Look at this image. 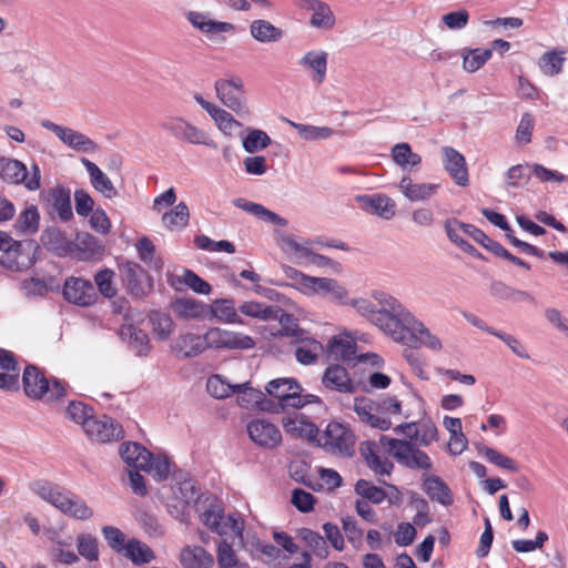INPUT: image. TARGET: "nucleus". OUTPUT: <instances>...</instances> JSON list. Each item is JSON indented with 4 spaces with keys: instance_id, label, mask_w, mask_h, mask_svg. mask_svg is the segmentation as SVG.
Returning <instances> with one entry per match:
<instances>
[{
    "instance_id": "f257e3e1",
    "label": "nucleus",
    "mask_w": 568,
    "mask_h": 568,
    "mask_svg": "<svg viewBox=\"0 0 568 568\" xmlns=\"http://www.w3.org/2000/svg\"><path fill=\"white\" fill-rule=\"evenodd\" d=\"M369 296L354 301L355 311L394 342L409 346L419 344L433 352L443 349L440 339L398 298L382 290H373Z\"/></svg>"
},
{
    "instance_id": "f03ea898",
    "label": "nucleus",
    "mask_w": 568,
    "mask_h": 568,
    "mask_svg": "<svg viewBox=\"0 0 568 568\" xmlns=\"http://www.w3.org/2000/svg\"><path fill=\"white\" fill-rule=\"evenodd\" d=\"M196 511L201 523L211 531L226 536L233 534L235 538L243 539L244 521L239 513L224 515L222 504L216 498L206 497L202 503L197 500Z\"/></svg>"
},
{
    "instance_id": "7ed1b4c3",
    "label": "nucleus",
    "mask_w": 568,
    "mask_h": 568,
    "mask_svg": "<svg viewBox=\"0 0 568 568\" xmlns=\"http://www.w3.org/2000/svg\"><path fill=\"white\" fill-rule=\"evenodd\" d=\"M24 395L32 400L51 403L67 395L64 383L55 377L48 378L38 366L28 364L21 378Z\"/></svg>"
},
{
    "instance_id": "20e7f679",
    "label": "nucleus",
    "mask_w": 568,
    "mask_h": 568,
    "mask_svg": "<svg viewBox=\"0 0 568 568\" xmlns=\"http://www.w3.org/2000/svg\"><path fill=\"white\" fill-rule=\"evenodd\" d=\"M292 278L304 294H318L333 303L354 307L353 302L356 298H349L347 290L334 278L314 277L297 271H294Z\"/></svg>"
},
{
    "instance_id": "39448f33",
    "label": "nucleus",
    "mask_w": 568,
    "mask_h": 568,
    "mask_svg": "<svg viewBox=\"0 0 568 568\" xmlns=\"http://www.w3.org/2000/svg\"><path fill=\"white\" fill-rule=\"evenodd\" d=\"M0 180L9 185H22L29 192H36L41 187V170L33 162L30 169L12 158L0 156Z\"/></svg>"
},
{
    "instance_id": "423d86ee",
    "label": "nucleus",
    "mask_w": 568,
    "mask_h": 568,
    "mask_svg": "<svg viewBox=\"0 0 568 568\" xmlns=\"http://www.w3.org/2000/svg\"><path fill=\"white\" fill-rule=\"evenodd\" d=\"M316 445L329 455L351 457L354 454L355 435L347 425L331 422L323 433L318 434Z\"/></svg>"
},
{
    "instance_id": "0eeeda50",
    "label": "nucleus",
    "mask_w": 568,
    "mask_h": 568,
    "mask_svg": "<svg viewBox=\"0 0 568 568\" xmlns=\"http://www.w3.org/2000/svg\"><path fill=\"white\" fill-rule=\"evenodd\" d=\"M381 443L405 467L424 470L433 467L429 456L410 442L382 436Z\"/></svg>"
},
{
    "instance_id": "6e6552de",
    "label": "nucleus",
    "mask_w": 568,
    "mask_h": 568,
    "mask_svg": "<svg viewBox=\"0 0 568 568\" xmlns=\"http://www.w3.org/2000/svg\"><path fill=\"white\" fill-rule=\"evenodd\" d=\"M288 344L294 346L296 361L302 365L315 364L323 353V344L304 328L286 331Z\"/></svg>"
},
{
    "instance_id": "1a4fd4ad",
    "label": "nucleus",
    "mask_w": 568,
    "mask_h": 568,
    "mask_svg": "<svg viewBox=\"0 0 568 568\" xmlns=\"http://www.w3.org/2000/svg\"><path fill=\"white\" fill-rule=\"evenodd\" d=\"M205 349H251L255 346L254 339L243 333L211 327L204 334Z\"/></svg>"
},
{
    "instance_id": "9d476101",
    "label": "nucleus",
    "mask_w": 568,
    "mask_h": 568,
    "mask_svg": "<svg viewBox=\"0 0 568 568\" xmlns=\"http://www.w3.org/2000/svg\"><path fill=\"white\" fill-rule=\"evenodd\" d=\"M216 97L227 108L242 115L247 112L245 105L244 82L237 75L219 79L214 84Z\"/></svg>"
},
{
    "instance_id": "9b49d317",
    "label": "nucleus",
    "mask_w": 568,
    "mask_h": 568,
    "mask_svg": "<svg viewBox=\"0 0 568 568\" xmlns=\"http://www.w3.org/2000/svg\"><path fill=\"white\" fill-rule=\"evenodd\" d=\"M266 393L277 399L278 406L285 408H301L298 394L302 393V386L294 378H275L265 386Z\"/></svg>"
},
{
    "instance_id": "f8f14e48",
    "label": "nucleus",
    "mask_w": 568,
    "mask_h": 568,
    "mask_svg": "<svg viewBox=\"0 0 568 568\" xmlns=\"http://www.w3.org/2000/svg\"><path fill=\"white\" fill-rule=\"evenodd\" d=\"M41 125L53 132L62 143L77 152L94 153L99 150V145L92 139L71 128L55 124L50 120H42Z\"/></svg>"
},
{
    "instance_id": "ddd939ff",
    "label": "nucleus",
    "mask_w": 568,
    "mask_h": 568,
    "mask_svg": "<svg viewBox=\"0 0 568 568\" xmlns=\"http://www.w3.org/2000/svg\"><path fill=\"white\" fill-rule=\"evenodd\" d=\"M62 293L65 301L79 306H91L98 298L94 285L81 277H68Z\"/></svg>"
},
{
    "instance_id": "4468645a",
    "label": "nucleus",
    "mask_w": 568,
    "mask_h": 568,
    "mask_svg": "<svg viewBox=\"0 0 568 568\" xmlns=\"http://www.w3.org/2000/svg\"><path fill=\"white\" fill-rule=\"evenodd\" d=\"M42 199L45 202L49 213H57L59 219L68 222L73 217L71 204V191L64 185H55L42 193Z\"/></svg>"
},
{
    "instance_id": "2eb2a0df",
    "label": "nucleus",
    "mask_w": 568,
    "mask_h": 568,
    "mask_svg": "<svg viewBox=\"0 0 568 568\" xmlns=\"http://www.w3.org/2000/svg\"><path fill=\"white\" fill-rule=\"evenodd\" d=\"M85 434L92 440L108 443L122 437L123 428L113 418L103 415L85 423Z\"/></svg>"
},
{
    "instance_id": "dca6fc26",
    "label": "nucleus",
    "mask_w": 568,
    "mask_h": 568,
    "mask_svg": "<svg viewBox=\"0 0 568 568\" xmlns=\"http://www.w3.org/2000/svg\"><path fill=\"white\" fill-rule=\"evenodd\" d=\"M297 64L307 72L313 83L320 85L326 80L328 53L322 49L306 51L298 59Z\"/></svg>"
},
{
    "instance_id": "f3484780",
    "label": "nucleus",
    "mask_w": 568,
    "mask_h": 568,
    "mask_svg": "<svg viewBox=\"0 0 568 568\" xmlns=\"http://www.w3.org/2000/svg\"><path fill=\"white\" fill-rule=\"evenodd\" d=\"M38 246L32 243L19 242L9 250V253L2 254L0 263L10 271L20 272L28 270L36 263L34 252Z\"/></svg>"
},
{
    "instance_id": "a211bd4d",
    "label": "nucleus",
    "mask_w": 568,
    "mask_h": 568,
    "mask_svg": "<svg viewBox=\"0 0 568 568\" xmlns=\"http://www.w3.org/2000/svg\"><path fill=\"white\" fill-rule=\"evenodd\" d=\"M284 430L296 438H305L310 443L316 444L318 436L317 426L311 422L304 414L293 412L282 418Z\"/></svg>"
},
{
    "instance_id": "6ab92c4d",
    "label": "nucleus",
    "mask_w": 568,
    "mask_h": 568,
    "mask_svg": "<svg viewBox=\"0 0 568 568\" xmlns=\"http://www.w3.org/2000/svg\"><path fill=\"white\" fill-rule=\"evenodd\" d=\"M375 400L368 397H356L354 399V412L358 419L373 428L387 430L392 427V422L387 416L378 415Z\"/></svg>"
},
{
    "instance_id": "aec40b11",
    "label": "nucleus",
    "mask_w": 568,
    "mask_h": 568,
    "mask_svg": "<svg viewBox=\"0 0 568 568\" xmlns=\"http://www.w3.org/2000/svg\"><path fill=\"white\" fill-rule=\"evenodd\" d=\"M250 438L257 445L266 448H274L282 442L280 429L272 423L264 419H254L247 424Z\"/></svg>"
},
{
    "instance_id": "412c9836",
    "label": "nucleus",
    "mask_w": 568,
    "mask_h": 568,
    "mask_svg": "<svg viewBox=\"0 0 568 568\" xmlns=\"http://www.w3.org/2000/svg\"><path fill=\"white\" fill-rule=\"evenodd\" d=\"M0 389L17 392L20 389V367L14 354L0 348Z\"/></svg>"
},
{
    "instance_id": "4be33fe9",
    "label": "nucleus",
    "mask_w": 568,
    "mask_h": 568,
    "mask_svg": "<svg viewBox=\"0 0 568 568\" xmlns=\"http://www.w3.org/2000/svg\"><path fill=\"white\" fill-rule=\"evenodd\" d=\"M443 164L457 185L467 186L469 184L466 159L460 152L452 146H444Z\"/></svg>"
},
{
    "instance_id": "5701e85b",
    "label": "nucleus",
    "mask_w": 568,
    "mask_h": 568,
    "mask_svg": "<svg viewBox=\"0 0 568 568\" xmlns=\"http://www.w3.org/2000/svg\"><path fill=\"white\" fill-rule=\"evenodd\" d=\"M173 494L174 503L168 504L169 511L176 518L183 520L185 509L192 501L197 500L199 491L192 480H184L173 488Z\"/></svg>"
},
{
    "instance_id": "b1692460",
    "label": "nucleus",
    "mask_w": 568,
    "mask_h": 568,
    "mask_svg": "<svg viewBox=\"0 0 568 568\" xmlns=\"http://www.w3.org/2000/svg\"><path fill=\"white\" fill-rule=\"evenodd\" d=\"M323 385L332 390H336L338 393H354L355 384L351 379L348 372L345 367L333 364L329 365L322 377Z\"/></svg>"
},
{
    "instance_id": "393cba45",
    "label": "nucleus",
    "mask_w": 568,
    "mask_h": 568,
    "mask_svg": "<svg viewBox=\"0 0 568 568\" xmlns=\"http://www.w3.org/2000/svg\"><path fill=\"white\" fill-rule=\"evenodd\" d=\"M119 271L123 284L133 296L140 297L145 294L143 286L145 272L138 263L126 261L119 266Z\"/></svg>"
},
{
    "instance_id": "a878e982",
    "label": "nucleus",
    "mask_w": 568,
    "mask_h": 568,
    "mask_svg": "<svg viewBox=\"0 0 568 568\" xmlns=\"http://www.w3.org/2000/svg\"><path fill=\"white\" fill-rule=\"evenodd\" d=\"M81 163L85 168L90 183L97 192L101 193L105 199H113L118 195L112 181L95 163L87 158H82Z\"/></svg>"
},
{
    "instance_id": "bb28decb",
    "label": "nucleus",
    "mask_w": 568,
    "mask_h": 568,
    "mask_svg": "<svg viewBox=\"0 0 568 568\" xmlns=\"http://www.w3.org/2000/svg\"><path fill=\"white\" fill-rule=\"evenodd\" d=\"M189 23L205 34L231 32L234 26L230 22L215 21L209 18L207 13L189 11L185 14Z\"/></svg>"
},
{
    "instance_id": "cd10ccee",
    "label": "nucleus",
    "mask_w": 568,
    "mask_h": 568,
    "mask_svg": "<svg viewBox=\"0 0 568 568\" xmlns=\"http://www.w3.org/2000/svg\"><path fill=\"white\" fill-rule=\"evenodd\" d=\"M172 351L183 358H191L205 351L204 335L193 333L181 334L172 344Z\"/></svg>"
},
{
    "instance_id": "c85d7f7f",
    "label": "nucleus",
    "mask_w": 568,
    "mask_h": 568,
    "mask_svg": "<svg viewBox=\"0 0 568 568\" xmlns=\"http://www.w3.org/2000/svg\"><path fill=\"white\" fill-rule=\"evenodd\" d=\"M437 183H414L409 176H403L398 183V189L406 199L412 202L425 201L430 199L439 189Z\"/></svg>"
},
{
    "instance_id": "c756f323",
    "label": "nucleus",
    "mask_w": 568,
    "mask_h": 568,
    "mask_svg": "<svg viewBox=\"0 0 568 568\" xmlns=\"http://www.w3.org/2000/svg\"><path fill=\"white\" fill-rule=\"evenodd\" d=\"M214 557L201 546H185L180 554V562L184 568H213Z\"/></svg>"
},
{
    "instance_id": "7c9ffc66",
    "label": "nucleus",
    "mask_w": 568,
    "mask_h": 568,
    "mask_svg": "<svg viewBox=\"0 0 568 568\" xmlns=\"http://www.w3.org/2000/svg\"><path fill=\"white\" fill-rule=\"evenodd\" d=\"M121 338L128 343L138 356H146L151 349L149 335L134 325H123L120 328Z\"/></svg>"
},
{
    "instance_id": "2f4dec72",
    "label": "nucleus",
    "mask_w": 568,
    "mask_h": 568,
    "mask_svg": "<svg viewBox=\"0 0 568 568\" xmlns=\"http://www.w3.org/2000/svg\"><path fill=\"white\" fill-rule=\"evenodd\" d=\"M423 488L427 496L443 506H450L454 503V495L448 485L436 475L425 476Z\"/></svg>"
},
{
    "instance_id": "473e14b6",
    "label": "nucleus",
    "mask_w": 568,
    "mask_h": 568,
    "mask_svg": "<svg viewBox=\"0 0 568 568\" xmlns=\"http://www.w3.org/2000/svg\"><path fill=\"white\" fill-rule=\"evenodd\" d=\"M250 34L260 43H274L283 39L284 31L268 20L256 19L250 24Z\"/></svg>"
},
{
    "instance_id": "72a5a7b5",
    "label": "nucleus",
    "mask_w": 568,
    "mask_h": 568,
    "mask_svg": "<svg viewBox=\"0 0 568 568\" xmlns=\"http://www.w3.org/2000/svg\"><path fill=\"white\" fill-rule=\"evenodd\" d=\"M362 454L368 465V467L376 475H390L394 464L389 460L387 456L379 452V448L376 444L368 443L366 448L362 449Z\"/></svg>"
},
{
    "instance_id": "f704fd0d",
    "label": "nucleus",
    "mask_w": 568,
    "mask_h": 568,
    "mask_svg": "<svg viewBox=\"0 0 568 568\" xmlns=\"http://www.w3.org/2000/svg\"><path fill=\"white\" fill-rule=\"evenodd\" d=\"M120 456L128 466L141 469L148 465L151 453L140 444L129 442L121 444Z\"/></svg>"
},
{
    "instance_id": "c9c22d12",
    "label": "nucleus",
    "mask_w": 568,
    "mask_h": 568,
    "mask_svg": "<svg viewBox=\"0 0 568 568\" xmlns=\"http://www.w3.org/2000/svg\"><path fill=\"white\" fill-rule=\"evenodd\" d=\"M390 156L393 162L403 171H410L422 163V156L413 152L412 146L406 142L395 144L390 149Z\"/></svg>"
},
{
    "instance_id": "e433bc0d",
    "label": "nucleus",
    "mask_w": 568,
    "mask_h": 568,
    "mask_svg": "<svg viewBox=\"0 0 568 568\" xmlns=\"http://www.w3.org/2000/svg\"><path fill=\"white\" fill-rule=\"evenodd\" d=\"M233 394L237 395V403L242 407L248 408L254 405H260L262 409H268V407L265 406V404H268L265 394L260 389L251 387L248 382L234 384Z\"/></svg>"
},
{
    "instance_id": "4c0bfd02",
    "label": "nucleus",
    "mask_w": 568,
    "mask_h": 568,
    "mask_svg": "<svg viewBox=\"0 0 568 568\" xmlns=\"http://www.w3.org/2000/svg\"><path fill=\"white\" fill-rule=\"evenodd\" d=\"M367 209L377 216L389 220L395 215V203L385 194H372L359 197Z\"/></svg>"
},
{
    "instance_id": "58836bf2",
    "label": "nucleus",
    "mask_w": 568,
    "mask_h": 568,
    "mask_svg": "<svg viewBox=\"0 0 568 568\" xmlns=\"http://www.w3.org/2000/svg\"><path fill=\"white\" fill-rule=\"evenodd\" d=\"M565 54L566 49L564 48H555L545 52L538 61L540 71L548 77L558 75L564 68Z\"/></svg>"
},
{
    "instance_id": "ea45409f",
    "label": "nucleus",
    "mask_w": 568,
    "mask_h": 568,
    "mask_svg": "<svg viewBox=\"0 0 568 568\" xmlns=\"http://www.w3.org/2000/svg\"><path fill=\"white\" fill-rule=\"evenodd\" d=\"M209 308L211 310L212 315L223 323L240 325L244 324L243 320L237 314L234 302L232 300H215L211 306H209Z\"/></svg>"
},
{
    "instance_id": "a19ab883",
    "label": "nucleus",
    "mask_w": 568,
    "mask_h": 568,
    "mask_svg": "<svg viewBox=\"0 0 568 568\" xmlns=\"http://www.w3.org/2000/svg\"><path fill=\"white\" fill-rule=\"evenodd\" d=\"M125 558L130 559L134 565L141 566L154 559L153 550L135 538L126 541V547L121 552Z\"/></svg>"
},
{
    "instance_id": "79ce46f5",
    "label": "nucleus",
    "mask_w": 568,
    "mask_h": 568,
    "mask_svg": "<svg viewBox=\"0 0 568 568\" xmlns=\"http://www.w3.org/2000/svg\"><path fill=\"white\" fill-rule=\"evenodd\" d=\"M216 562L219 568H248V564L239 558L232 544L226 539L217 545Z\"/></svg>"
},
{
    "instance_id": "37998d69",
    "label": "nucleus",
    "mask_w": 568,
    "mask_h": 568,
    "mask_svg": "<svg viewBox=\"0 0 568 568\" xmlns=\"http://www.w3.org/2000/svg\"><path fill=\"white\" fill-rule=\"evenodd\" d=\"M189 220L190 211L184 202H180L162 215V223L170 231L184 229L189 224Z\"/></svg>"
},
{
    "instance_id": "c03bdc74",
    "label": "nucleus",
    "mask_w": 568,
    "mask_h": 568,
    "mask_svg": "<svg viewBox=\"0 0 568 568\" xmlns=\"http://www.w3.org/2000/svg\"><path fill=\"white\" fill-rule=\"evenodd\" d=\"M462 57L464 70L474 73L491 58V49H464Z\"/></svg>"
},
{
    "instance_id": "a18cd8bd",
    "label": "nucleus",
    "mask_w": 568,
    "mask_h": 568,
    "mask_svg": "<svg viewBox=\"0 0 568 568\" xmlns=\"http://www.w3.org/2000/svg\"><path fill=\"white\" fill-rule=\"evenodd\" d=\"M40 214L33 204L27 206L18 216L14 227L23 234H33L39 229Z\"/></svg>"
},
{
    "instance_id": "49530a36",
    "label": "nucleus",
    "mask_w": 568,
    "mask_h": 568,
    "mask_svg": "<svg viewBox=\"0 0 568 568\" xmlns=\"http://www.w3.org/2000/svg\"><path fill=\"white\" fill-rule=\"evenodd\" d=\"M300 538L312 549L314 555L321 559H325L329 555V549L324 537L318 532L310 529L302 528L298 531Z\"/></svg>"
},
{
    "instance_id": "de8ad7c7",
    "label": "nucleus",
    "mask_w": 568,
    "mask_h": 568,
    "mask_svg": "<svg viewBox=\"0 0 568 568\" xmlns=\"http://www.w3.org/2000/svg\"><path fill=\"white\" fill-rule=\"evenodd\" d=\"M179 140L190 144H201L212 149L217 148L215 141L211 139V136L204 130L197 128L190 121H186Z\"/></svg>"
},
{
    "instance_id": "09e8293b",
    "label": "nucleus",
    "mask_w": 568,
    "mask_h": 568,
    "mask_svg": "<svg viewBox=\"0 0 568 568\" xmlns=\"http://www.w3.org/2000/svg\"><path fill=\"white\" fill-rule=\"evenodd\" d=\"M327 351L335 358L352 362L355 358L356 344L349 339L335 336L329 341Z\"/></svg>"
},
{
    "instance_id": "8fccbe9b",
    "label": "nucleus",
    "mask_w": 568,
    "mask_h": 568,
    "mask_svg": "<svg viewBox=\"0 0 568 568\" xmlns=\"http://www.w3.org/2000/svg\"><path fill=\"white\" fill-rule=\"evenodd\" d=\"M272 143L268 134L260 129L247 128V134L242 139L243 149L247 153H255L266 149Z\"/></svg>"
},
{
    "instance_id": "3c124183",
    "label": "nucleus",
    "mask_w": 568,
    "mask_h": 568,
    "mask_svg": "<svg viewBox=\"0 0 568 568\" xmlns=\"http://www.w3.org/2000/svg\"><path fill=\"white\" fill-rule=\"evenodd\" d=\"M335 22L336 19L331 7L321 0L311 17V26L316 29L331 30L334 28Z\"/></svg>"
},
{
    "instance_id": "603ef678",
    "label": "nucleus",
    "mask_w": 568,
    "mask_h": 568,
    "mask_svg": "<svg viewBox=\"0 0 568 568\" xmlns=\"http://www.w3.org/2000/svg\"><path fill=\"white\" fill-rule=\"evenodd\" d=\"M77 549L79 556L93 562L99 560V541L91 534H80L77 537Z\"/></svg>"
},
{
    "instance_id": "864d4df0",
    "label": "nucleus",
    "mask_w": 568,
    "mask_h": 568,
    "mask_svg": "<svg viewBox=\"0 0 568 568\" xmlns=\"http://www.w3.org/2000/svg\"><path fill=\"white\" fill-rule=\"evenodd\" d=\"M284 250L294 255L298 264H307L313 251L310 247V241L298 242L292 236L282 239Z\"/></svg>"
},
{
    "instance_id": "5fc2aeb1",
    "label": "nucleus",
    "mask_w": 568,
    "mask_h": 568,
    "mask_svg": "<svg viewBox=\"0 0 568 568\" xmlns=\"http://www.w3.org/2000/svg\"><path fill=\"white\" fill-rule=\"evenodd\" d=\"M291 125L297 131L300 136L306 141L326 140L333 136L334 130L328 126H316L310 124H302L290 122Z\"/></svg>"
},
{
    "instance_id": "6e6d98bb",
    "label": "nucleus",
    "mask_w": 568,
    "mask_h": 568,
    "mask_svg": "<svg viewBox=\"0 0 568 568\" xmlns=\"http://www.w3.org/2000/svg\"><path fill=\"white\" fill-rule=\"evenodd\" d=\"M355 493L362 496L364 500L376 505L382 504L386 499V490L365 479L356 481Z\"/></svg>"
},
{
    "instance_id": "4d7b16f0",
    "label": "nucleus",
    "mask_w": 568,
    "mask_h": 568,
    "mask_svg": "<svg viewBox=\"0 0 568 568\" xmlns=\"http://www.w3.org/2000/svg\"><path fill=\"white\" fill-rule=\"evenodd\" d=\"M479 453L490 464H493L499 468L506 469L511 473H517L519 469L517 463L513 458L501 454L500 452H498L495 448H491L488 446H483L481 448H479Z\"/></svg>"
},
{
    "instance_id": "13d9d810",
    "label": "nucleus",
    "mask_w": 568,
    "mask_h": 568,
    "mask_svg": "<svg viewBox=\"0 0 568 568\" xmlns=\"http://www.w3.org/2000/svg\"><path fill=\"white\" fill-rule=\"evenodd\" d=\"M62 514L78 520H87L93 516V509L88 506L84 499L72 493Z\"/></svg>"
},
{
    "instance_id": "bf43d9fd",
    "label": "nucleus",
    "mask_w": 568,
    "mask_h": 568,
    "mask_svg": "<svg viewBox=\"0 0 568 568\" xmlns=\"http://www.w3.org/2000/svg\"><path fill=\"white\" fill-rule=\"evenodd\" d=\"M206 389L212 397L224 399L233 395L234 385L230 384L222 375L215 374L207 378Z\"/></svg>"
},
{
    "instance_id": "052dcab7",
    "label": "nucleus",
    "mask_w": 568,
    "mask_h": 568,
    "mask_svg": "<svg viewBox=\"0 0 568 568\" xmlns=\"http://www.w3.org/2000/svg\"><path fill=\"white\" fill-rule=\"evenodd\" d=\"M209 306L202 302L192 298L179 300L175 304V311L181 317L201 318L205 316Z\"/></svg>"
},
{
    "instance_id": "680f3d73",
    "label": "nucleus",
    "mask_w": 568,
    "mask_h": 568,
    "mask_svg": "<svg viewBox=\"0 0 568 568\" xmlns=\"http://www.w3.org/2000/svg\"><path fill=\"white\" fill-rule=\"evenodd\" d=\"M152 329L159 341H166L174 329V323L169 315L154 313L150 317Z\"/></svg>"
},
{
    "instance_id": "e2e57ef3",
    "label": "nucleus",
    "mask_w": 568,
    "mask_h": 568,
    "mask_svg": "<svg viewBox=\"0 0 568 568\" xmlns=\"http://www.w3.org/2000/svg\"><path fill=\"white\" fill-rule=\"evenodd\" d=\"M211 118L219 130L227 136H233L235 131L242 126V123L235 120L230 112L221 108Z\"/></svg>"
},
{
    "instance_id": "0e129e2a",
    "label": "nucleus",
    "mask_w": 568,
    "mask_h": 568,
    "mask_svg": "<svg viewBox=\"0 0 568 568\" xmlns=\"http://www.w3.org/2000/svg\"><path fill=\"white\" fill-rule=\"evenodd\" d=\"M63 487L53 484L49 480H37L32 483L31 490L40 497L42 500L52 505L57 499L58 495H60Z\"/></svg>"
},
{
    "instance_id": "69168bd1",
    "label": "nucleus",
    "mask_w": 568,
    "mask_h": 568,
    "mask_svg": "<svg viewBox=\"0 0 568 568\" xmlns=\"http://www.w3.org/2000/svg\"><path fill=\"white\" fill-rule=\"evenodd\" d=\"M239 310L242 314L253 318L270 320L275 317V308L273 306H267L258 302H244Z\"/></svg>"
},
{
    "instance_id": "338daca9",
    "label": "nucleus",
    "mask_w": 568,
    "mask_h": 568,
    "mask_svg": "<svg viewBox=\"0 0 568 568\" xmlns=\"http://www.w3.org/2000/svg\"><path fill=\"white\" fill-rule=\"evenodd\" d=\"M67 416L74 423L81 424L85 429V423L92 420V408L82 402H71L67 407Z\"/></svg>"
},
{
    "instance_id": "774afa93",
    "label": "nucleus",
    "mask_w": 568,
    "mask_h": 568,
    "mask_svg": "<svg viewBox=\"0 0 568 568\" xmlns=\"http://www.w3.org/2000/svg\"><path fill=\"white\" fill-rule=\"evenodd\" d=\"M101 530L109 547L115 552L121 554L126 547L124 534L113 526H103Z\"/></svg>"
}]
</instances>
